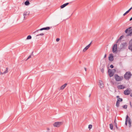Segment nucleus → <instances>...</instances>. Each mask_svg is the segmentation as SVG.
Returning a JSON list of instances; mask_svg holds the SVG:
<instances>
[{
	"mask_svg": "<svg viewBox=\"0 0 132 132\" xmlns=\"http://www.w3.org/2000/svg\"><path fill=\"white\" fill-rule=\"evenodd\" d=\"M67 85V84L65 83L64 85H62L60 87V89L63 90L65 87Z\"/></svg>",
	"mask_w": 132,
	"mask_h": 132,
	"instance_id": "obj_15",
	"label": "nucleus"
},
{
	"mask_svg": "<svg viewBox=\"0 0 132 132\" xmlns=\"http://www.w3.org/2000/svg\"><path fill=\"white\" fill-rule=\"evenodd\" d=\"M89 48L87 46L83 50V52H85L86 51V50Z\"/></svg>",
	"mask_w": 132,
	"mask_h": 132,
	"instance_id": "obj_23",
	"label": "nucleus"
},
{
	"mask_svg": "<svg viewBox=\"0 0 132 132\" xmlns=\"http://www.w3.org/2000/svg\"><path fill=\"white\" fill-rule=\"evenodd\" d=\"M114 73H114L116 72V70L115 69H113L111 70Z\"/></svg>",
	"mask_w": 132,
	"mask_h": 132,
	"instance_id": "obj_34",
	"label": "nucleus"
},
{
	"mask_svg": "<svg viewBox=\"0 0 132 132\" xmlns=\"http://www.w3.org/2000/svg\"><path fill=\"white\" fill-rule=\"evenodd\" d=\"M128 118L129 117L128 116V115H127L125 122V125H127Z\"/></svg>",
	"mask_w": 132,
	"mask_h": 132,
	"instance_id": "obj_16",
	"label": "nucleus"
},
{
	"mask_svg": "<svg viewBox=\"0 0 132 132\" xmlns=\"http://www.w3.org/2000/svg\"><path fill=\"white\" fill-rule=\"evenodd\" d=\"M99 83V85H100V87L101 88H103L104 87V84L102 83V81L100 80Z\"/></svg>",
	"mask_w": 132,
	"mask_h": 132,
	"instance_id": "obj_10",
	"label": "nucleus"
},
{
	"mask_svg": "<svg viewBox=\"0 0 132 132\" xmlns=\"http://www.w3.org/2000/svg\"><path fill=\"white\" fill-rule=\"evenodd\" d=\"M106 54H105V55H104V58H105L106 57Z\"/></svg>",
	"mask_w": 132,
	"mask_h": 132,
	"instance_id": "obj_41",
	"label": "nucleus"
},
{
	"mask_svg": "<svg viewBox=\"0 0 132 132\" xmlns=\"http://www.w3.org/2000/svg\"><path fill=\"white\" fill-rule=\"evenodd\" d=\"M130 105L131 106V102H130Z\"/></svg>",
	"mask_w": 132,
	"mask_h": 132,
	"instance_id": "obj_47",
	"label": "nucleus"
},
{
	"mask_svg": "<svg viewBox=\"0 0 132 132\" xmlns=\"http://www.w3.org/2000/svg\"><path fill=\"white\" fill-rule=\"evenodd\" d=\"M109 76L110 77L113 76L114 74L113 72L110 69H109L108 70V72Z\"/></svg>",
	"mask_w": 132,
	"mask_h": 132,
	"instance_id": "obj_6",
	"label": "nucleus"
},
{
	"mask_svg": "<svg viewBox=\"0 0 132 132\" xmlns=\"http://www.w3.org/2000/svg\"><path fill=\"white\" fill-rule=\"evenodd\" d=\"M44 35V33H42L40 34L37 35H36V36L37 37L39 36H43Z\"/></svg>",
	"mask_w": 132,
	"mask_h": 132,
	"instance_id": "obj_28",
	"label": "nucleus"
},
{
	"mask_svg": "<svg viewBox=\"0 0 132 132\" xmlns=\"http://www.w3.org/2000/svg\"><path fill=\"white\" fill-rule=\"evenodd\" d=\"M8 68H6V69L5 71L3 72H0V74L3 75L5 73H7L8 72Z\"/></svg>",
	"mask_w": 132,
	"mask_h": 132,
	"instance_id": "obj_13",
	"label": "nucleus"
},
{
	"mask_svg": "<svg viewBox=\"0 0 132 132\" xmlns=\"http://www.w3.org/2000/svg\"><path fill=\"white\" fill-rule=\"evenodd\" d=\"M131 27H129L126 29L125 31L126 33H128V36H131L132 35V29H130Z\"/></svg>",
	"mask_w": 132,
	"mask_h": 132,
	"instance_id": "obj_3",
	"label": "nucleus"
},
{
	"mask_svg": "<svg viewBox=\"0 0 132 132\" xmlns=\"http://www.w3.org/2000/svg\"><path fill=\"white\" fill-rule=\"evenodd\" d=\"M101 71L102 73H103L104 72V69L103 68H102L101 69Z\"/></svg>",
	"mask_w": 132,
	"mask_h": 132,
	"instance_id": "obj_35",
	"label": "nucleus"
},
{
	"mask_svg": "<svg viewBox=\"0 0 132 132\" xmlns=\"http://www.w3.org/2000/svg\"><path fill=\"white\" fill-rule=\"evenodd\" d=\"M24 4L25 5H28L30 3L27 0L25 2Z\"/></svg>",
	"mask_w": 132,
	"mask_h": 132,
	"instance_id": "obj_19",
	"label": "nucleus"
},
{
	"mask_svg": "<svg viewBox=\"0 0 132 132\" xmlns=\"http://www.w3.org/2000/svg\"><path fill=\"white\" fill-rule=\"evenodd\" d=\"M90 96H91V94H89V97H90Z\"/></svg>",
	"mask_w": 132,
	"mask_h": 132,
	"instance_id": "obj_46",
	"label": "nucleus"
},
{
	"mask_svg": "<svg viewBox=\"0 0 132 132\" xmlns=\"http://www.w3.org/2000/svg\"><path fill=\"white\" fill-rule=\"evenodd\" d=\"M130 93V91L127 89L124 91V94L125 95H129Z\"/></svg>",
	"mask_w": 132,
	"mask_h": 132,
	"instance_id": "obj_9",
	"label": "nucleus"
},
{
	"mask_svg": "<svg viewBox=\"0 0 132 132\" xmlns=\"http://www.w3.org/2000/svg\"><path fill=\"white\" fill-rule=\"evenodd\" d=\"M130 95L132 97V93H131Z\"/></svg>",
	"mask_w": 132,
	"mask_h": 132,
	"instance_id": "obj_45",
	"label": "nucleus"
},
{
	"mask_svg": "<svg viewBox=\"0 0 132 132\" xmlns=\"http://www.w3.org/2000/svg\"><path fill=\"white\" fill-rule=\"evenodd\" d=\"M109 60L110 61H112L113 60V56L112 54H110V56H109Z\"/></svg>",
	"mask_w": 132,
	"mask_h": 132,
	"instance_id": "obj_11",
	"label": "nucleus"
},
{
	"mask_svg": "<svg viewBox=\"0 0 132 132\" xmlns=\"http://www.w3.org/2000/svg\"><path fill=\"white\" fill-rule=\"evenodd\" d=\"M131 7V8H132V6Z\"/></svg>",
	"mask_w": 132,
	"mask_h": 132,
	"instance_id": "obj_48",
	"label": "nucleus"
},
{
	"mask_svg": "<svg viewBox=\"0 0 132 132\" xmlns=\"http://www.w3.org/2000/svg\"><path fill=\"white\" fill-rule=\"evenodd\" d=\"M109 125H110V129H111L112 130L113 129V125L112 123H111V124H110Z\"/></svg>",
	"mask_w": 132,
	"mask_h": 132,
	"instance_id": "obj_24",
	"label": "nucleus"
},
{
	"mask_svg": "<svg viewBox=\"0 0 132 132\" xmlns=\"http://www.w3.org/2000/svg\"><path fill=\"white\" fill-rule=\"evenodd\" d=\"M116 97L118 98V99H119V98H120L119 96H117Z\"/></svg>",
	"mask_w": 132,
	"mask_h": 132,
	"instance_id": "obj_40",
	"label": "nucleus"
},
{
	"mask_svg": "<svg viewBox=\"0 0 132 132\" xmlns=\"http://www.w3.org/2000/svg\"><path fill=\"white\" fill-rule=\"evenodd\" d=\"M132 76V74L130 71L127 72L124 75V77L125 79L127 80H128Z\"/></svg>",
	"mask_w": 132,
	"mask_h": 132,
	"instance_id": "obj_1",
	"label": "nucleus"
},
{
	"mask_svg": "<svg viewBox=\"0 0 132 132\" xmlns=\"http://www.w3.org/2000/svg\"><path fill=\"white\" fill-rule=\"evenodd\" d=\"M127 46V43L126 42L123 43L121 44L120 47L121 48H125Z\"/></svg>",
	"mask_w": 132,
	"mask_h": 132,
	"instance_id": "obj_7",
	"label": "nucleus"
},
{
	"mask_svg": "<svg viewBox=\"0 0 132 132\" xmlns=\"http://www.w3.org/2000/svg\"><path fill=\"white\" fill-rule=\"evenodd\" d=\"M128 49L132 52V44L129 45L128 46Z\"/></svg>",
	"mask_w": 132,
	"mask_h": 132,
	"instance_id": "obj_17",
	"label": "nucleus"
},
{
	"mask_svg": "<svg viewBox=\"0 0 132 132\" xmlns=\"http://www.w3.org/2000/svg\"><path fill=\"white\" fill-rule=\"evenodd\" d=\"M33 55V52H32L31 54V55H29L28 57V58H27V60H26V61H27V60H28L31 57V55L32 56Z\"/></svg>",
	"mask_w": 132,
	"mask_h": 132,
	"instance_id": "obj_25",
	"label": "nucleus"
},
{
	"mask_svg": "<svg viewBox=\"0 0 132 132\" xmlns=\"http://www.w3.org/2000/svg\"><path fill=\"white\" fill-rule=\"evenodd\" d=\"M132 20V17H131L129 21H131Z\"/></svg>",
	"mask_w": 132,
	"mask_h": 132,
	"instance_id": "obj_43",
	"label": "nucleus"
},
{
	"mask_svg": "<svg viewBox=\"0 0 132 132\" xmlns=\"http://www.w3.org/2000/svg\"><path fill=\"white\" fill-rule=\"evenodd\" d=\"M117 100H119V102H122V98H120L117 99Z\"/></svg>",
	"mask_w": 132,
	"mask_h": 132,
	"instance_id": "obj_30",
	"label": "nucleus"
},
{
	"mask_svg": "<svg viewBox=\"0 0 132 132\" xmlns=\"http://www.w3.org/2000/svg\"><path fill=\"white\" fill-rule=\"evenodd\" d=\"M91 43H92V42H91L88 45H87V46L89 48L90 47V46L91 45Z\"/></svg>",
	"mask_w": 132,
	"mask_h": 132,
	"instance_id": "obj_36",
	"label": "nucleus"
},
{
	"mask_svg": "<svg viewBox=\"0 0 132 132\" xmlns=\"http://www.w3.org/2000/svg\"><path fill=\"white\" fill-rule=\"evenodd\" d=\"M129 13L128 12V11H127L123 15V16H125L126 14H127V13Z\"/></svg>",
	"mask_w": 132,
	"mask_h": 132,
	"instance_id": "obj_32",
	"label": "nucleus"
},
{
	"mask_svg": "<svg viewBox=\"0 0 132 132\" xmlns=\"http://www.w3.org/2000/svg\"><path fill=\"white\" fill-rule=\"evenodd\" d=\"M31 35H28L27 36V39H31Z\"/></svg>",
	"mask_w": 132,
	"mask_h": 132,
	"instance_id": "obj_26",
	"label": "nucleus"
},
{
	"mask_svg": "<svg viewBox=\"0 0 132 132\" xmlns=\"http://www.w3.org/2000/svg\"><path fill=\"white\" fill-rule=\"evenodd\" d=\"M110 67L111 68H113L114 67V66L113 65L111 64L110 66Z\"/></svg>",
	"mask_w": 132,
	"mask_h": 132,
	"instance_id": "obj_37",
	"label": "nucleus"
},
{
	"mask_svg": "<svg viewBox=\"0 0 132 132\" xmlns=\"http://www.w3.org/2000/svg\"><path fill=\"white\" fill-rule=\"evenodd\" d=\"M123 37V35L121 36L119 38L118 40L116 43H118V41L119 40H121L122 38Z\"/></svg>",
	"mask_w": 132,
	"mask_h": 132,
	"instance_id": "obj_22",
	"label": "nucleus"
},
{
	"mask_svg": "<svg viewBox=\"0 0 132 132\" xmlns=\"http://www.w3.org/2000/svg\"><path fill=\"white\" fill-rule=\"evenodd\" d=\"M28 12H24L23 13V16H24V18H25V16H26L27 15H28L29 13L27 14Z\"/></svg>",
	"mask_w": 132,
	"mask_h": 132,
	"instance_id": "obj_20",
	"label": "nucleus"
},
{
	"mask_svg": "<svg viewBox=\"0 0 132 132\" xmlns=\"http://www.w3.org/2000/svg\"><path fill=\"white\" fill-rule=\"evenodd\" d=\"M114 78L117 81H121L123 80V77L122 76H120L118 74H115L114 76Z\"/></svg>",
	"mask_w": 132,
	"mask_h": 132,
	"instance_id": "obj_2",
	"label": "nucleus"
},
{
	"mask_svg": "<svg viewBox=\"0 0 132 132\" xmlns=\"http://www.w3.org/2000/svg\"><path fill=\"white\" fill-rule=\"evenodd\" d=\"M84 69H85V71H86V70H87L86 68L85 67V68H84Z\"/></svg>",
	"mask_w": 132,
	"mask_h": 132,
	"instance_id": "obj_42",
	"label": "nucleus"
},
{
	"mask_svg": "<svg viewBox=\"0 0 132 132\" xmlns=\"http://www.w3.org/2000/svg\"><path fill=\"white\" fill-rule=\"evenodd\" d=\"M117 49V45L115 44L114 45L112 48V52L113 53L115 52Z\"/></svg>",
	"mask_w": 132,
	"mask_h": 132,
	"instance_id": "obj_8",
	"label": "nucleus"
},
{
	"mask_svg": "<svg viewBox=\"0 0 132 132\" xmlns=\"http://www.w3.org/2000/svg\"><path fill=\"white\" fill-rule=\"evenodd\" d=\"M50 29V27H46L40 29H39L37 30L36 31L34 32V33H35L37 32L38 31H41L43 30H48Z\"/></svg>",
	"mask_w": 132,
	"mask_h": 132,
	"instance_id": "obj_5",
	"label": "nucleus"
},
{
	"mask_svg": "<svg viewBox=\"0 0 132 132\" xmlns=\"http://www.w3.org/2000/svg\"><path fill=\"white\" fill-rule=\"evenodd\" d=\"M129 45L130 44H132V38L130 40L129 42Z\"/></svg>",
	"mask_w": 132,
	"mask_h": 132,
	"instance_id": "obj_33",
	"label": "nucleus"
},
{
	"mask_svg": "<svg viewBox=\"0 0 132 132\" xmlns=\"http://www.w3.org/2000/svg\"><path fill=\"white\" fill-rule=\"evenodd\" d=\"M128 123L130 125V127L131 126V119L129 117L128 119Z\"/></svg>",
	"mask_w": 132,
	"mask_h": 132,
	"instance_id": "obj_18",
	"label": "nucleus"
},
{
	"mask_svg": "<svg viewBox=\"0 0 132 132\" xmlns=\"http://www.w3.org/2000/svg\"><path fill=\"white\" fill-rule=\"evenodd\" d=\"M119 104L120 103L119 101V100H117V101L116 104V106L117 107H118L119 106Z\"/></svg>",
	"mask_w": 132,
	"mask_h": 132,
	"instance_id": "obj_21",
	"label": "nucleus"
},
{
	"mask_svg": "<svg viewBox=\"0 0 132 132\" xmlns=\"http://www.w3.org/2000/svg\"><path fill=\"white\" fill-rule=\"evenodd\" d=\"M69 4V3H66L61 5L60 7L61 9H63Z\"/></svg>",
	"mask_w": 132,
	"mask_h": 132,
	"instance_id": "obj_14",
	"label": "nucleus"
},
{
	"mask_svg": "<svg viewBox=\"0 0 132 132\" xmlns=\"http://www.w3.org/2000/svg\"><path fill=\"white\" fill-rule=\"evenodd\" d=\"M117 88L119 89H124L125 88V87L122 85H118L117 86Z\"/></svg>",
	"mask_w": 132,
	"mask_h": 132,
	"instance_id": "obj_12",
	"label": "nucleus"
},
{
	"mask_svg": "<svg viewBox=\"0 0 132 132\" xmlns=\"http://www.w3.org/2000/svg\"><path fill=\"white\" fill-rule=\"evenodd\" d=\"M132 9V8L131 7L127 11L128 12H129Z\"/></svg>",
	"mask_w": 132,
	"mask_h": 132,
	"instance_id": "obj_39",
	"label": "nucleus"
},
{
	"mask_svg": "<svg viewBox=\"0 0 132 132\" xmlns=\"http://www.w3.org/2000/svg\"><path fill=\"white\" fill-rule=\"evenodd\" d=\"M92 127V125H89L88 126V128L89 129V130H90Z\"/></svg>",
	"mask_w": 132,
	"mask_h": 132,
	"instance_id": "obj_29",
	"label": "nucleus"
},
{
	"mask_svg": "<svg viewBox=\"0 0 132 132\" xmlns=\"http://www.w3.org/2000/svg\"><path fill=\"white\" fill-rule=\"evenodd\" d=\"M114 123L115 125L116 126V128L117 129L118 127L117 126V123L116 122V121H115V120H114Z\"/></svg>",
	"mask_w": 132,
	"mask_h": 132,
	"instance_id": "obj_31",
	"label": "nucleus"
},
{
	"mask_svg": "<svg viewBox=\"0 0 132 132\" xmlns=\"http://www.w3.org/2000/svg\"><path fill=\"white\" fill-rule=\"evenodd\" d=\"M122 106L123 109H126L127 107V105H125Z\"/></svg>",
	"mask_w": 132,
	"mask_h": 132,
	"instance_id": "obj_27",
	"label": "nucleus"
},
{
	"mask_svg": "<svg viewBox=\"0 0 132 132\" xmlns=\"http://www.w3.org/2000/svg\"><path fill=\"white\" fill-rule=\"evenodd\" d=\"M47 130H50L49 128H47Z\"/></svg>",
	"mask_w": 132,
	"mask_h": 132,
	"instance_id": "obj_44",
	"label": "nucleus"
},
{
	"mask_svg": "<svg viewBox=\"0 0 132 132\" xmlns=\"http://www.w3.org/2000/svg\"><path fill=\"white\" fill-rule=\"evenodd\" d=\"M60 39L59 38H57L56 39V40L57 42H59L60 40Z\"/></svg>",
	"mask_w": 132,
	"mask_h": 132,
	"instance_id": "obj_38",
	"label": "nucleus"
},
{
	"mask_svg": "<svg viewBox=\"0 0 132 132\" xmlns=\"http://www.w3.org/2000/svg\"><path fill=\"white\" fill-rule=\"evenodd\" d=\"M62 122H56L53 124V125L55 127H59L62 124Z\"/></svg>",
	"mask_w": 132,
	"mask_h": 132,
	"instance_id": "obj_4",
	"label": "nucleus"
}]
</instances>
